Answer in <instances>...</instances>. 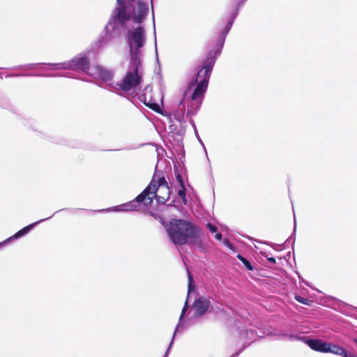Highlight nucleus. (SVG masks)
<instances>
[{"label": "nucleus", "instance_id": "0eeeda50", "mask_svg": "<svg viewBox=\"0 0 357 357\" xmlns=\"http://www.w3.org/2000/svg\"><path fill=\"white\" fill-rule=\"evenodd\" d=\"M51 69L52 70H60V69H68V70H76L81 69L83 71L88 73L89 68L92 66H89L88 59L83 56L79 55L74 59L62 63H52Z\"/></svg>", "mask_w": 357, "mask_h": 357}, {"label": "nucleus", "instance_id": "4468645a", "mask_svg": "<svg viewBox=\"0 0 357 357\" xmlns=\"http://www.w3.org/2000/svg\"><path fill=\"white\" fill-rule=\"evenodd\" d=\"M139 202H137L136 200V198L129 202L124 203L116 206H114L113 208H107V210L109 211H132L135 210L137 207V204H139Z\"/></svg>", "mask_w": 357, "mask_h": 357}, {"label": "nucleus", "instance_id": "9b49d317", "mask_svg": "<svg viewBox=\"0 0 357 357\" xmlns=\"http://www.w3.org/2000/svg\"><path fill=\"white\" fill-rule=\"evenodd\" d=\"M149 12L147 3L138 1L136 6L133 8L132 17L135 22L142 23L146 18Z\"/></svg>", "mask_w": 357, "mask_h": 357}, {"label": "nucleus", "instance_id": "4be33fe9", "mask_svg": "<svg viewBox=\"0 0 357 357\" xmlns=\"http://www.w3.org/2000/svg\"><path fill=\"white\" fill-rule=\"evenodd\" d=\"M222 243L229 250H231L232 251L235 250V247L227 238H225L223 240Z\"/></svg>", "mask_w": 357, "mask_h": 357}, {"label": "nucleus", "instance_id": "5701e85b", "mask_svg": "<svg viewBox=\"0 0 357 357\" xmlns=\"http://www.w3.org/2000/svg\"><path fill=\"white\" fill-rule=\"evenodd\" d=\"M176 179L178 181L180 187L185 186L183 179L180 174H177L176 175Z\"/></svg>", "mask_w": 357, "mask_h": 357}, {"label": "nucleus", "instance_id": "9d476101", "mask_svg": "<svg viewBox=\"0 0 357 357\" xmlns=\"http://www.w3.org/2000/svg\"><path fill=\"white\" fill-rule=\"evenodd\" d=\"M139 99L146 106L153 109V111L158 112L160 110V105L156 102L155 98L152 96V87L149 85L146 86Z\"/></svg>", "mask_w": 357, "mask_h": 357}, {"label": "nucleus", "instance_id": "c756f323", "mask_svg": "<svg viewBox=\"0 0 357 357\" xmlns=\"http://www.w3.org/2000/svg\"><path fill=\"white\" fill-rule=\"evenodd\" d=\"M238 259H239L242 262L243 261H245L246 259H245L243 256H241V255H238L237 256Z\"/></svg>", "mask_w": 357, "mask_h": 357}, {"label": "nucleus", "instance_id": "412c9836", "mask_svg": "<svg viewBox=\"0 0 357 357\" xmlns=\"http://www.w3.org/2000/svg\"><path fill=\"white\" fill-rule=\"evenodd\" d=\"M298 340L304 342L310 349H312V339L306 338L304 337H298Z\"/></svg>", "mask_w": 357, "mask_h": 357}, {"label": "nucleus", "instance_id": "39448f33", "mask_svg": "<svg viewBox=\"0 0 357 357\" xmlns=\"http://www.w3.org/2000/svg\"><path fill=\"white\" fill-rule=\"evenodd\" d=\"M127 40L130 48V59L142 60V49L146 43V31L143 26H137L128 30Z\"/></svg>", "mask_w": 357, "mask_h": 357}, {"label": "nucleus", "instance_id": "a878e982", "mask_svg": "<svg viewBox=\"0 0 357 357\" xmlns=\"http://www.w3.org/2000/svg\"><path fill=\"white\" fill-rule=\"evenodd\" d=\"M188 306V301H185V303L183 307V310H182V312H181V316H180V320L183 318L185 311L187 310Z\"/></svg>", "mask_w": 357, "mask_h": 357}, {"label": "nucleus", "instance_id": "72a5a7b5", "mask_svg": "<svg viewBox=\"0 0 357 357\" xmlns=\"http://www.w3.org/2000/svg\"><path fill=\"white\" fill-rule=\"evenodd\" d=\"M313 311H314V312L316 311V309H315L314 307V309H313Z\"/></svg>", "mask_w": 357, "mask_h": 357}, {"label": "nucleus", "instance_id": "cd10ccee", "mask_svg": "<svg viewBox=\"0 0 357 357\" xmlns=\"http://www.w3.org/2000/svg\"><path fill=\"white\" fill-rule=\"evenodd\" d=\"M343 357H357V356L352 352L347 351Z\"/></svg>", "mask_w": 357, "mask_h": 357}, {"label": "nucleus", "instance_id": "f8f14e48", "mask_svg": "<svg viewBox=\"0 0 357 357\" xmlns=\"http://www.w3.org/2000/svg\"><path fill=\"white\" fill-rule=\"evenodd\" d=\"M210 304L208 298L200 297L196 299L193 303L196 314L199 316L204 314L207 312Z\"/></svg>", "mask_w": 357, "mask_h": 357}, {"label": "nucleus", "instance_id": "20e7f679", "mask_svg": "<svg viewBox=\"0 0 357 357\" xmlns=\"http://www.w3.org/2000/svg\"><path fill=\"white\" fill-rule=\"evenodd\" d=\"M142 60L130 59V66L122 79L116 84L124 92L135 91L142 80Z\"/></svg>", "mask_w": 357, "mask_h": 357}, {"label": "nucleus", "instance_id": "7c9ffc66", "mask_svg": "<svg viewBox=\"0 0 357 357\" xmlns=\"http://www.w3.org/2000/svg\"><path fill=\"white\" fill-rule=\"evenodd\" d=\"M268 259V261H271L273 263H275V259L273 257H270Z\"/></svg>", "mask_w": 357, "mask_h": 357}, {"label": "nucleus", "instance_id": "1a4fd4ad", "mask_svg": "<svg viewBox=\"0 0 357 357\" xmlns=\"http://www.w3.org/2000/svg\"><path fill=\"white\" fill-rule=\"evenodd\" d=\"M88 74L93 77L101 78L105 83L113 88H116V84L112 82L113 74L111 71L103 68L102 67L96 65L89 68Z\"/></svg>", "mask_w": 357, "mask_h": 357}, {"label": "nucleus", "instance_id": "6ab92c4d", "mask_svg": "<svg viewBox=\"0 0 357 357\" xmlns=\"http://www.w3.org/2000/svg\"><path fill=\"white\" fill-rule=\"evenodd\" d=\"M178 195L182 199L183 202L186 204L185 187L181 186L178 190Z\"/></svg>", "mask_w": 357, "mask_h": 357}, {"label": "nucleus", "instance_id": "7ed1b4c3", "mask_svg": "<svg viewBox=\"0 0 357 357\" xmlns=\"http://www.w3.org/2000/svg\"><path fill=\"white\" fill-rule=\"evenodd\" d=\"M169 188L165 178L155 174L150 184L136 197V200L137 202H143L146 206L152 204L153 198H156L158 203L165 204L169 198Z\"/></svg>", "mask_w": 357, "mask_h": 357}, {"label": "nucleus", "instance_id": "6e6552de", "mask_svg": "<svg viewBox=\"0 0 357 357\" xmlns=\"http://www.w3.org/2000/svg\"><path fill=\"white\" fill-rule=\"evenodd\" d=\"M123 1L117 0L119 8L115 9L114 15L112 16L108 24L105 26L106 29H108L109 26L116 28L118 24H123L127 20L130 19V15L126 13V8L122 6Z\"/></svg>", "mask_w": 357, "mask_h": 357}, {"label": "nucleus", "instance_id": "473e14b6", "mask_svg": "<svg viewBox=\"0 0 357 357\" xmlns=\"http://www.w3.org/2000/svg\"><path fill=\"white\" fill-rule=\"evenodd\" d=\"M237 355H238V354H235V355H233L231 357H234V356H237Z\"/></svg>", "mask_w": 357, "mask_h": 357}, {"label": "nucleus", "instance_id": "f03ea898", "mask_svg": "<svg viewBox=\"0 0 357 357\" xmlns=\"http://www.w3.org/2000/svg\"><path fill=\"white\" fill-rule=\"evenodd\" d=\"M165 228L171 241L176 245H185L188 238H197L202 234L198 227L183 220L173 219Z\"/></svg>", "mask_w": 357, "mask_h": 357}, {"label": "nucleus", "instance_id": "a211bd4d", "mask_svg": "<svg viewBox=\"0 0 357 357\" xmlns=\"http://www.w3.org/2000/svg\"><path fill=\"white\" fill-rule=\"evenodd\" d=\"M188 295H189L191 292L195 291V284L193 282L192 277L189 272L188 273Z\"/></svg>", "mask_w": 357, "mask_h": 357}, {"label": "nucleus", "instance_id": "aec40b11", "mask_svg": "<svg viewBox=\"0 0 357 357\" xmlns=\"http://www.w3.org/2000/svg\"><path fill=\"white\" fill-rule=\"evenodd\" d=\"M295 299L301 303L305 304V305H310V301L307 298H303L301 296L296 295L295 296Z\"/></svg>", "mask_w": 357, "mask_h": 357}, {"label": "nucleus", "instance_id": "c85d7f7f", "mask_svg": "<svg viewBox=\"0 0 357 357\" xmlns=\"http://www.w3.org/2000/svg\"><path fill=\"white\" fill-rule=\"evenodd\" d=\"M215 238L217 241H220L222 238V236L221 234L216 232L215 235Z\"/></svg>", "mask_w": 357, "mask_h": 357}, {"label": "nucleus", "instance_id": "b1692460", "mask_svg": "<svg viewBox=\"0 0 357 357\" xmlns=\"http://www.w3.org/2000/svg\"><path fill=\"white\" fill-rule=\"evenodd\" d=\"M245 267L249 270V271H252L253 270V267L252 266V264H250V262L249 261H248L247 259H245V261H243L242 262Z\"/></svg>", "mask_w": 357, "mask_h": 357}, {"label": "nucleus", "instance_id": "dca6fc26", "mask_svg": "<svg viewBox=\"0 0 357 357\" xmlns=\"http://www.w3.org/2000/svg\"><path fill=\"white\" fill-rule=\"evenodd\" d=\"M330 347H331V349H330L329 353H331L333 354H335V355H337V356H340L342 357L344 356V354L347 351L346 349H344L343 347H342L337 344L331 343Z\"/></svg>", "mask_w": 357, "mask_h": 357}, {"label": "nucleus", "instance_id": "ddd939ff", "mask_svg": "<svg viewBox=\"0 0 357 357\" xmlns=\"http://www.w3.org/2000/svg\"><path fill=\"white\" fill-rule=\"evenodd\" d=\"M47 218H45V219H42L40 220H38L34 223H32L26 227H24V228H22V229L19 230L17 232H16L14 235L11 236L10 237L8 238L7 239H6L5 241H3V242H1L0 243V245H3V244H5L6 243H8L9 241H10L11 239H16V238H18L20 237H22L23 236H24L25 234H26L27 233H29L31 229L37 224L45 220Z\"/></svg>", "mask_w": 357, "mask_h": 357}, {"label": "nucleus", "instance_id": "bb28decb", "mask_svg": "<svg viewBox=\"0 0 357 357\" xmlns=\"http://www.w3.org/2000/svg\"><path fill=\"white\" fill-rule=\"evenodd\" d=\"M176 333V331L174 332V336H175ZM173 342H174V338H172V341H171V343H170V344H169V348L167 349V351L165 352V355H164V356H163V357H167V356L168 353H169V349H170V348H171L172 345L173 344Z\"/></svg>", "mask_w": 357, "mask_h": 357}, {"label": "nucleus", "instance_id": "393cba45", "mask_svg": "<svg viewBox=\"0 0 357 357\" xmlns=\"http://www.w3.org/2000/svg\"><path fill=\"white\" fill-rule=\"evenodd\" d=\"M207 228L210 230L212 233H216L217 232V228L214 225H213L211 223H208L206 225Z\"/></svg>", "mask_w": 357, "mask_h": 357}, {"label": "nucleus", "instance_id": "f3484780", "mask_svg": "<svg viewBox=\"0 0 357 357\" xmlns=\"http://www.w3.org/2000/svg\"><path fill=\"white\" fill-rule=\"evenodd\" d=\"M235 17H236V15L234 16L233 18L230 20V22L227 24V26L225 28V31L222 33V42H221V44H220V49L218 50V52L216 53L217 55L220 54L221 49L222 47V45H223L225 37H226L227 34L229 33V30L231 29V28L232 26V24H233V22H234Z\"/></svg>", "mask_w": 357, "mask_h": 357}, {"label": "nucleus", "instance_id": "2f4dec72", "mask_svg": "<svg viewBox=\"0 0 357 357\" xmlns=\"http://www.w3.org/2000/svg\"><path fill=\"white\" fill-rule=\"evenodd\" d=\"M354 342L357 344V338H354Z\"/></svg>", "mask_w": 357, "mask_h": 357}, {"label": "nucleus", "instance_id": "423d86ee", "mask_svg": "<svg viewBox=\"0 0 357 357\" xmlns=\"http://www.w3.org/2000/svg\"><path fill=\"white\" fill-rule=\"evenodd\" d=\"M314 303L340 310L342 313L347 314L350 310L356 309L357 310V307L345 303L335 297L327 296L315 287H314Z\"/></svg>", "mask_w": 357, "mask_h": 357}, {"label": "nucleus", "instance_id": "2eb2a0df", "mask_svg": "<svg viewBox=\"0 0 357 357\" xmlns=\"http://www.w3.org/2000/svg\"><path fill=\"white\" fill-rule=\"evenodd\" d=\"M331 343L321 339H314V351L324 354L329 353Z\"/></svg>", "mask_w": 357, "mask_h": 357}, {"label": "nucleus", "instance_id": "f257e3e1", "mask_svg": "<svg viewBox=\"0 0 357 357\" xmlns=\"http://www.w3.org/2000/svg\"><path fill=\"white\" fill-rule=\"evenodd\" d=\"M215 56H208L204 62L202 69L198 71L196 77L192 79L188 85L185 96L192 91L190 99L196 103L197 108L200 107L204 95L206 91L210 74L215 64Z\"/></svg>", "mask_w": 357, "mask_h": 357}]
</instances>
